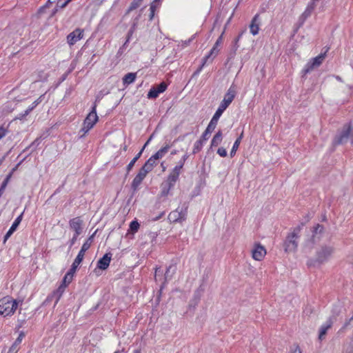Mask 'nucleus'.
Listing matches in <instances>:
<instances>
[{"instance_id":"obj_42","label":"nucleus","mask_w":353,"mask_h":353,"mask_svg":"<svg viewBox=\"0 0 353 353\" xmlns=\"http://www.w3.org/2000/svg\"><path fill=\"white\" fill-rule=\"evenodd\" d=\"M183 165L179 163V165H176L172 170V172L179 176L181 170L183 168Z\"/></svg>"},{"instance_id":"obj_23","label":"nucleus","mask_w":353,"mask_h":353,"mask_svg":"<svg viewBox=\"0 0 353 353\" xmlns=\"http://www.w3.org/2000/svg\"><path fill=\"white\" fill-rule=\"evenodd\" d=\"M222 141V132L221 130H219L216 134L214 136L212 141H211V146L212 147H216L219 145Z\"/></svg>"},{"instance_id":"obj_9","label":"nucleus","mask_w":353,"mask_h":353,"mask_svg":"<svg viewBox=\"0 0 353 353\" xmlns=\"http://www.w3.org/2000/svg\"><path fill=\"white\" fill-rule=\"evenodd\" d=\"M167 84L165 82H161L157 86H153L148 93V98L156 99L159 94L163 92L167 88Z\"/></svg>"},{"instance_id":"obj_51","label":"nucleus","mask_w":353,"mask_h":353,"mask_svg":"<svg viewBox=\"0 0 353 353\" xmlns=\"http://www.w3.org/2000/svg\"><path fill=\"white\" fill-rule=\"evenodd\" d=\"M222 37H223V34L218 38V39L216 40L214 46H216V48L222 42Z\"/></svg>"},{"instance_id":"obj_52","label":"nucleus","mask_w":353,"mask_h":353,"mask_svg":"<svg viewBox=\"0 0 353 353\" xmlns=\"http://www.w3.org/2000/svg\"><path fill=\"white\" fill-rule=\"evenodd\" d=\"M8 183L4 180V181H3V183H1V187H0V190H3V191H4V190H5V189H6V186H7V185H8Z\"/></svg>"},{"instance_id":"obj_4","label":"nucleus","mask_w":353,"mask_h":353,"mask_svg":"<svg viewBox=\"0 0 353 353\" xmlns=\"http://www.w3.org/2000/svg\"><path fill=\"white\" fill-rule=\"evenodd\" d=\"M334 248L330 245H323L316 252V261L319 263H324L332 254Z\"/></svg>"},{"instance_id":"obj_34","label":"nucleus","mask_w":353,"mask_h":353,"mask_svg":"<svg viewBox=\"0 0 353 353\" xmlns=\"http://www.w3.org/2000/svg\"><path fill=\"white\" fill-rule=\"evenodd\" d=\"M176 268L174 265H170L165 273V280H169L171 279L172 274L175 272Z\"/></svg>"},{"instance_id":"obj_38","label":"nucleus","mask_w":353,"mask_h":353,"mask_svg":"<svg viewBox=\"0 0 353 353\" xmlns=\"http://www.w3.org/2000/svg\"><path fill=\"white\" fill-rule=\"evenodd\" d=\"M139 226L140 225L137 221H132L130 224V230L132 233H135L138 231Z\"/></svg>"},{"instance_id":"obj_58","label":"nucleus","mask_w":353,"mask_h":353,"mask_svg":"<svg viewBox=\"0 0 353 353\" xmlns=\"http://www.w3.org/2000/svg\"><path fill=\"white\" fill-rule=\"evenodd\" d=\"M187 212V208H185L184 212L183 210H181L180 212L178 211V215L182 216L183 214H185L186 215Z\"/></svg>"},{"instance_id":"obj_17","label":"nucleus","mask_w":353,"mask_h":353,"mask_svg":"<svg viewBox=\"0 0 353 353\" xmlns=\"http://www.w3.org/2000/svg\"><path fill=\"white\" fill-rule=\"evenodd\" d=\"M25 334L23 332H21L17 339L15 340L12 345L10 347L9 352L16 353L18 351V346L21 343Z\"/></svg>"},{"instance_id":"obj_10","label":"nucleus","mask_w":353,"mask_h":353,"mask_svg":"<svg viewBox=\"0 0 353 353\" xmlns=\"http://www.w3.org/2000/svg\"><path fill=\"white\" fill-rule=\"evenodd\" d=\"M82 224L83 221L79 216L73 218L69 221L70 228L74 231V233H77V235L81 234Z\"/></svg>"},{"instance_id":"obj_60","label":"nucleus","mask_w":353,"mask_h":353,"mask_svg":"<svg viewBox=\"0 0 353 353\" xmlns=\"http://www.w3.org/2000/svg\"><path fill=\"white\" fill-rule=\"evenodd\" d=\"M85 130H86L85 125L83 123V127L82 128L81 130L83 131L84 133H86Z\"/></svg>"},{"instance_id":"obj_49","label":"nucleus","mask_w":353,"mask_h":353,"mask_svg":"<svg viewBox=\"0 0 353 353\" xmlns=\"http://www.w3.org/2000/svg\"><path fill=\"white\" fill-rule=\"evenodd\" d=\"M78 236L79 235H77V233H74L73 237L72 238V239L70 241V247H72L75 243Z\"/></svg>"},{"instance_id":"obj_35","label":"nucleus","mask_w":353,"mask_h":353,"mask_svg":"<svg viewBox=\"0 0 353 353\" xmlns=\"http://www.w3.org/2000/svg\"><path fill=\"white\" fill-rule=\"evenodd\" d=\"M41 97L42 96H41L39 99H37L36 101L33 102L32 106L28 108L22 114L23 117L27 116L41 102Z\"/></svg>"},{"instance_id":"obj_45","label":"nucleus","mask_w":353,"mask_h":353,"mask_svg":"<svg viewBox=\"0 0 353 353\" xmlns=\"http://www.w3.org/2000/svg\"><path fill=\"white\" fill-rule=\"evenodd\" d=\"M150 14L149 16V19L151 21V20H152V19L154 16V11H155V6L153 3H152L150 5Z\"/></svg>"},{"instance_id":"obj_32","label":"nucleus","mask_w":353,"mask_h":353,"mask_svg":"<svg viewBox=\"0 0 353 353\" xmlns=\"http://www.w3.org/2000/svg\"><path fill=\"white\" fill-rule=\"evenodd\" d=\"M143 0H133L130 3L128 9L127 10L126 14L130 13L131 11L139 8L141 3Z\"/></svg>"},{"instance_id":"obj_31","label":"nucleus","mask_w":353,"mask_h":353,"mask_svg":"<svg viewBox=\"0 0 353 353\" xmlns=\"http://www.w3.org/2000/svg\"><path fill=\"white\" fill-rule=\"evenodd\" d=\"M172 186H170V185L167 184L166 183H163L161 184V196H167L168 194L170 192V190L172 188Z\"/></svg>"},{"instance_id":"obj_55","label":"nucleus","mask_w":353,"mask_h":353,"mask_svg":"<svg viewBox=\"0 0 353 353\" xmlns=\"http://www.w3.org/2000/svg\"><path fill=\"white\" fill-rule=\"evenodd\" d=\"M12 176V174L11 172H10L6 177V179H4L6 181H7L8 183L9 182V181L10 180L11 177Z\"/></svg>"},{"instance_id":"obj_11","label":"nucleus","mask_w":353,"mask_h":353,"mask_svg":"<svg viewBox=\"0 0 353 353\" xmlns=\"http://www.w3.org/2000/svg\"><path fill=\"white\" fill-rule=\"evenodd\" d=\"M252 257L256 261H261L266 254V250L260 244L256 245L252 251Z\"/></svg>"},{"instance_id":"obj_47","label":"nucleus","mask_w":353,"mask_h":353,"mask_svg":"<svg viewBox=\"0 0 353 353\" xmlns=\"http://www.w3.org/2000/svg\"><path fill=\"white\" fill-rule=\"evenodd\" d=\"M290 353H301V351L299 346L296 345L290 349Z\"/></svg>"},{"instance_id":"obj_27","label":"nucleus","mask_w":353,"mask_h":353,"mask_svg":"<svg viewBox=\"0 0 353 353\" xmlns=\"http://www.w3.org/2000/svg\"><path fill=\"white\" fill-rule=\"evenodd\" d=\"M242 137H243V132L241 134V135L239 136V138H237V139L235 141L234 145H233V147L231 150V152H230V156L232 157L235 155L236 154V150H238L239 148V146L241 143V139H242Z\"/></svg>"},{"instance_id":"obj_33","label":"nucleus","mask_w":353,"mask_h":353,"mask_svg":"<svg viewBox=\"0 0 353 353\" xmlns=\"http://www.w3.org/2000/svg\"><path fill=\"white\" fill-rule=\"evenodd\" d=\"M74 273L71 271H68V273L64 276L62 283L61 284H70L72 280V277Z\"/></svg>"},{"instance_id":"obj_5","label":"nucleus","mask_w":353,"mask_h":353,"mask_svg":"<svg viewBox=\"0 0 353 353\" xmlns=\"http://www.w3.org/2000/svg\"><path fill=\"white\" fill-rule=\"evenodd\" d=\"M96 108H97V105H96V103H94V104L92 108V110L88 114V116L86 117V118L84 120V124L85 125V128H86L85 132H88L91 128H92L93 126L94 125V124L98 121V116L97 114Z\"/></svg>"},{"instance_id":"obj_54","label":"nucleus","mask_w":353,"mask_h":353,"mask_svg":"<svg viewBox=\"0 0 353 353\" xmlns=\"http://www.w3.org/2000/svg\"><path fill=\"white\" fill-rule=\"evenodd\" d=\"M12 176V174L11 172H10L6 177V179H4L6 181H7L8 183L9 182V181L10 180L11 177Z\"/></svg>"},{"instance_id":"obj_1","label":"nucleus","mask_w":353,"mask_h":353,"mask_svg":"<svg viewBox=\"0 0 353 353\" xmlns=\"http://www.w3.org/2000/svg\"><path fill=\"white\" fill-rule=\"evenodd\" d=\"M23 301L13 299L9 296H4L0 299V315L4 316L12 315L17 309L19 303Z\"/></svg>"},{"instance_id":"obj_57","label":"nucleus","mask_w":353,"mask_h":353,"mask_svg":"<svg viewBox=\"0 0 353 353\" xmlns=\"http://www.w3.org/2000/svg\"><path fill=\"white\" fill-rule=\"evenodd\" d=\"M21 164V163H19L14 168H13L10 172L13 174V173L18 169V167L19 166V165Z\"/></svg>"},{"instance_id":"obj_61","label":"nucleus","mask_w":353,"mask_h":353,"mask_svg":"<svg viewBox=\"0 0 353 353\" xmlns=\"http://www.w3.org/2000/svg\"><path fill=\"white\" fill-rule=\"evenodd\" d=\"M149 142L148 140L146 141V143H145V145H143V147L142 148H143V150L145 149V146L149 144Z\"/></svg>"},{"instance_id":"obj_37","label":"nucleus","mask_w":353,"mask_h":353,"mask_svg":"<svg viewBox=\"0 0 353 353\" xmlns=\"http://www.w3.org/2000/svg\"><path fill=\"white\" fill-rule=\"evenodd\" d=\"M203 140L202 139H199L197 141H196V143H194V148H193V153L194 154H196L197 152H199L202 147H203Z\"/></svg>"},{"instance_id":"obj_2","label":"nucleus","mask_w":353,"mask_h":353,"mask_svg":"<svg viewBox=\"0 0 353 353\" xmlns=\"http://www.w3.org/2000/svg\"><path fill=\"white\" fill-rule=\"evenodd\" d=\"M350 141L353 143V128L350 123L343 125L341 131L335 137L333 145L345 144Z\"/></svg>"},{"instance_id":"obj_25","label":"nucleus","mask_w":353,"mask_h":353,"mask_svg":"<svg viewBox=\"0 0 353 353\" xmlns=\"http://www.w3.org/2000/svg\"><path fill=\"white\" fill-rule=\"evenodd\" d=\"M143 151V148H142L140 152L132 159V160L130 162V163L127 165V173H129V172L132 169L134 163L137 162V161L141 157L142 152Z\"/></svg>"},{"instance_id":"obj_14","label":"nucleus","mask_w":353,"mask_h":353,"mask_svg":"<svg viewBox=\"0 0 353 353\" xmlns=\"http://www.w3.org/2000/svg\"><path fill=\"white\" fill-rule=\"evenodd\" d=\"M22 216H23V214H21V215H19L16 219L15 221H14V223H12V226L10 227V228L9 229V230L8 231V232L6 233V234L5 235V241L9 238L11 234L17 230V227L19 226V223H21V220H22Z\"/></svg>"},{"instance_id":"obj_62","label":"nucleus","mask_w":353,"mask_h":353,"mask_svg":"<svg viewBox=\"0 0 353 353\" xmlns=\"http://www.w3.org/2000/svg\"><path fill=\"white\" fill-rule=\"evenodd\" d=\"M133 353H141L140 350H135Z\"/></svg>"},{"instance_id":"obj_29","label":"nucleus","mask_w":353,"mask_h":353,"mask_svg":"<svg viewBox=\"0 0 353 353\" xmlns=\"http://www.w3.org/2000/svg\"><path fill=\"white\" fill-rule=\"evenodd\" d=\"M314 8H315V4L314 2L310 3L306 10H305V12L303 13L302 14V17L305 19L307 17H308L311 13L312 12V11L314 10Z\"/></svg>"},{"instance_id":"obj_22","label":"nucleus","mask_w":353,"mask_h":353,"mask_svg":"<svg viewBox=\"0 0 353 353\" xmlns=\"http://www.w3.org/2000/svg\"><path fill=\"white\" fill-rule=\"evenodd\" d=\"M136 73L130 72L126 74L123 78V82L125 85H129L133 83L136 79Z\"/></svg>"},{"instance_id":"obj_48","label":"nucleus","mask_w":353,"mask_h":353,"mask_svg":"<svg viewBox=\"0 0 353 353\" xmlns=\"http://www.w3.org/2000/svg\"><path fill=\"white\" fill-rule=\"evenodd\" d=\"M54 298L56 299V296L55 295H53V292L50 294L47 299H46V301H44L43 304H47L48 302H50Z\"/></svg>"},{"instance_id":"obj_30","label":"nucleus","mask_w":353,"mask_h":353,"mask_svg":"<svg viewBox=\"0 0 353 353\" xmlns=\"http://www.w3.org/2000/svg\"><path fill=\"white\" fill-rule=\"evenodd\" d=\"M157 159H154V155H152L145 163L144 165H145L146 168H148V169H149L150 171L152 170V169L154 168V167L157 165Z\"/></svg>"},{"instance_id":"obj_13","label":"nucleus","mask_w":353,"mask_h":353,"mask_svg":"<svg viewBox=\"0 0 353 353\" xmlns=\"http://www.w3.org/2000/svg\"><path fill=\"white\" fill-rule=\"evenodd\" d=\"M259 25H260L259 15L258 14H256L253 17L252 22L250 25V32L253 35H256L259 33Z\"/></svg>"},{"instance_id":"obj_43","label":"nucleus","mask_w":353,"mask_h":353,"mask_svg":"<svg viewBox=\"0 0 353 353\" xmlns=\"http://www.w3.org/2000/svg\"><path fill=\"white\" fill-rule=\"evenodd\" d=\"M323 229H324V228L322 225L317 224L316 225V227H314L313 232L314 234L321 233V232H323Z\"/></svg>"},{"instance_id":"obj_41","label":"nucleus","mask_w":353,"mask_h":353,"mask_svg":"<svg viewBox=\"0 0 353 353\" xmlns=\"http://www.w3.org/2000/svg\"><path fill=\"white\" fill-rule=\"evenodd\" d=\"M150 170L148 169V168L145 167V165H143L141 168L139 170V172L138 173L139 175H141L143 178H145L148 172H150Z\"/></svg>"},{"instance_id":"obj_6","label":"nucleus","mask_w":353,"mask_h":353,"mask_svg":"<svg viewBox=\"0 0 353 353\" xmlns=\"http://www.w3.org/2000/svg\"><path fill=\"white\" fill-rule=\"evenodd\" d=\"M326 52L321 53L319 56L312 59L306 65L303 72L304 74L311 72L314 68H318L325 58Z\"/></svg>"},{"instance_id":"obj_7","label":"nucleus","mask_w":353,"mask_h":353,"mask_svg":"<svg viewBox=\"0 0 353 353\" xmlns=\"http://www.w3.org/2000/svg\"><path fill=\"white\" fill-rule=\"evenodd\" d=\"M236 94V89L234 85H232L230 88L228 90L224 99L221 102L219 106L225 109L230 105L232 101L234 100Z\"/></svg>"},{"instance_id":"obj_56","label":"nucleus","mask_w":353,"mask_h":353,"mask_svg":"<svg viewBox=\"0 0 353 353\" xmlns=\"http://www.w3.org/2000/svg\"><path fill=\"white\" fill-rule=\"evenodd\" d=\"M188 159V156H187V155H184V156L182 157V159H181V160L180 161V162H179V163H180L181 164L184 165V163H185V161H186V159Z\"/></svg>"},{"instance_id":"obj_8","label":"nucleus","mask_w":353,"mask_h":353,"mask_svg":"<svg viewBox=\"0 0 353 353\" xmlns=\"http://www.w3.org/2000/svg\"><path fill=\"white\" fill-rule=\"evenodd\" d=\"M83 37V30L77 28L67 36V42L69 46L74 45L78 41Z\"/></svg>"},{"instance_id":"obj_26","label":"nucleus","mask_w":353,"mask_h":353,"mask_svg":"<svg viewBox=\"0 0 353 353\" xmlns=\"http://www.w3.org/2000/svg\"><path fill=\"white\" fill-rule=\"evenodd\" d=\"M217 53H218V50H216V46H214L212 48V49L210 50V53L204 57L203 63L201 67L199 68V70H198L197 72H199L201 70V68L205 64V63L208 59H210L211 57H213V58L215 57L216 55L217 54Z\"/></svg>"},{"instance_id":"obj_20","label":"nucleus","mask_w":353,"mask_h":353,"mask_svg":"<svg viewBox=\"0 0 353 353\" xmlns=\"http://www.w3.org/2000/svg\"><path fill=\"white\" fill-rule=\"evenodd\" d=\"M96 232L92 234L87 241L83 244L81 249L79 252H82L85 254V252L90 248L92 243L93 242V239Z\"/></svg>"},{"instance_id":"obj_59","label":"nucleus","mask_w":353,"mask_h":353,"mask_svg":"<svg viewBox=\"0 0 353 353\" xmlns=\"http://www.w3.org/2000/svg\"><path fill=\"white\" fill-rule=\"evenodd\" d=\"M335 78H336V80H338L339 81H342L341 77H339V76H336V77H335Z\"/></svg>"},{"instance_id":"obj_16","label":"nucleus","mask_w":353,"mask_h":353,"mask_svg":"<svg viewBox=\"0 0 353 353\" xmlns=\"http://www.w3.org/2000/svg\"><path fill=\"white\" fill-rule=\"evenodd\" d=\"M84 255L85 254H83L82 252H79L78 255L77 256L76 259H74V261L71 266V268L70 269V271L72 272L73 273H75L77 268H78L79 264L82 262Z\"/></svg>"},{"instance_id":"obj_19","label":"nucleus","mask_w":353,"mask_h":353,"mask_svg":"<svg viewBox=\"0 0 353 353\" xmlns=\"http://www.w3.org/2000/svg\"><path fill=\"white\" fill-rule=\"evenodd\" d=\"M67 287V284H61L59 288L53 292V295L56 296L55 304H57L62 296L65 289Z\"/></svg>"},{"instance_id":"obj_40","label":"nucleus","mask_w":353,"mask_h":353,"mask_svg":"<svg viewBox=\"0 0 353 353\" xmlns=\"http://www.w3.org/2000/svg\"><path fill=\"white\" fill-rule=\"evenodd\" d=\"M225 110V109H223V108H221L220 106H219L218 109L216 110L215 114H214V116L212 117L213 119H214V120H217L219 121V119L220 118V117L221 116V114H223V112Z\"/></svg>"},{"instance_id":"obj_46","label":"nucleus","mask_w":353,"mask_h":353,"mask_svg":"<svg viewBox=\"0 0 353 353\" xmlns=\"http://www.w3.org/2000/svg\"><path fill=\"white\" fill-rule=\"evenodd\" d=\"M217 153L222 157H225L227 156V151L223 148H219L217 150Z\"/></svg>"},{"instance_id":"obj_44","label":"nucleus","mask_w":353,"mask_h":353,"mask_svg":"<svg viewBox=\"0 0 353 353\" xmlns=\"http://www.w3.org/2000/svg\"><path fill=\"white\" fill-rule=\"evenodd\" d=\"M211 134V132L208 131V130L205 129V132L203 133L200 139H202L203 140V143L208 140V138H209V134Z\"/></svg>"},{"instance_id":"obj_64","label":"nucleus","mask_w":353,"mask_h":353,"mask_svg":"<svg viewBox=\"0 0 353 353\" xmlns=\"http://www.w3.org/2000/svg\"><path fill=\"white\" fill-rule=\"evenodd\" d=\"M153 137V134H152L150 138L148 139V141H150Z\"/></svg>"},{"instance_id":"obj_15","label":"nucleus","mask_w":353,"mask_h":353,"mask_svg":"<svg viewBox=\"0 0 353 353\" xmlns=\"http://www.w3.org/2000/svg\"><path fill=\"white\" fill-rule=\"evenodd\" d=\"M332 321L330 319L325 325H322L320 329L319 339L323 340L325 334H327V331L332 327Z\"/></svg>"},{"instance_id":"obj_36","label":"nucleus","mask_w":353,"mask_h":353,"mask_svg":"<svg viewBox=\"0 0 353 353\" xmlns=\"http://www.w3.org/2000/svg\"><path fill=\"white\" fill-rule=\"evenodd\" d=\"M139 17H140V14H139L137 17H136V18L134 19V22H133V24H132V27H131L130 30H129V32H128V39H127L126 42H128V41H129V39H130V37L132 35V34H133L134 31L135 30V29H136V26H137V23H138V20H139Z\"/></svg>"},{"instance_id":"obj_39","label":"nucleus","mask_w":353,"mask_h":353,"mask_svg":"<svg viewBox=\"0 0 353 353\" xmlns=\"http://www.w3.org/2000/svg\"><path fill=\"white\" fill-rule=\"evenodd\" d=\"M217 123H218L217 120H214V119L212 118V119H211L210 122L209 123L206 130H208V131L212 132L215 129V128H216V126L217 125Z\"/></svg>"},{"instance_id":"obj_18","label":"nucleus","mask_w":353,"mask_h":353,"mask_svg":"<svg viewBox=\"0 0 353 353\" xmlns=\"http://www.w3.org/2000/svg\"><path fill=\"white\" fill-rule=\"evenodd\" d=\"M170 147L171 146L170 145L166 144L165 146H163L154 154V159H157V160H159L163 157L165 154L168 152Z\"/></svg>"},{"instance_id":"obj_24","label":"nucleus","mask_w":353,"mask_h":353,"mask_svg":"<svg viewBox=\"0 0 353 353\" xmlns=\"http://www.w3.org/2000/svg\"><path fill=\"white\" fill-rule=\"evenodd\" d=\"M179 175L174 174L171 172V173L168 175L167 180L165 181L167 184L170 185V186H174L176 181L179 179Z\"/></svg>"},{"instance_id":"obj_12","label":"nucleus","mask_w":353,"mask_h":353,"mask_svg":"<svg viewBox=\"0 0 353 353\" xmlns=\"http://www.w3.org/2000/svg\"><path fill=\"white\" fill-rule=\"evenodd\" d=\"M112 254L106 253L97 262V268L101 270H105L108 268L111 261Z\"/></svg>"},{"instance_id":"obj_63","label":"nucleus","mask_w":353,"mask_h":353,"mask_svg":"<svg viewBox=\"0 0 353 353\" xmlns=\"http://www.w3.org/2000/svg\"><path fill=\"white\" fill-rule=\"evenodd\" d=\"M159 268H157L155 270V277H157V272L159 271Z\"/></svg>"},{"instance_id":"obj_50","label":"nucleus","mask_w":353,"mask_h":353,"mask_svg":"<svg viewBox=\"0 0 353 353\" xmlns=\"http://www.w3.org/2000/svg\"><path fill=\"white\" fill-rule=\"evenodd\" d=\"M194 37L193 36L192 38L189 39L188 40H186V41H182V43H183L182 46H183V47H185V46H188V45L190 43V42L192 41V39H194Z\"/></svg>"},{"instance_id":"obj_21","label":"nucleus","mask_w":353,"mask_h":353,"mask_svg":"<svg viewBox=\"0 0 353 353\" xmlns=\"http://www.w3.org/2000/svg\"><path fill=\"white\" fill-rule=\"evenodd\" d=\"M169 219H172L173 221H182L185 219V214H183L182 216L178 215V210L170 213Z\"/></svg>"},{"instance_id":"obj_28","label":"nucleus","mask_w":353,"mask_h":353,"mask_svg":"<svg viewBox=\"0 0 353 353\" xmlns=\"http://www.w3.org/2000/svg\"><path fill=\"white\" fill-rule=\"evenodd\" d=\"M144 178L138 174L136 175L132 183V188L133 190H137L139 185L141 183Z\"/></svg>"},{"instance_id":"obj_53","label":"nucleus","mask_w":353,"mask_h":353,"mask_svg":"<svg viewBox=\"0 0 353 353\" xmlns=\"http://www.w3.org/2000/svg\"><path fill=\"white\" fill-rule=\"evenodd\" d=\"M6 135V130L3 128H0V139Z\"/></svg>"},{"instance_id":"obj_3","label":"nucleus","mask_w":353,"mask_h":353,"mask_svg":"<svg viewBox=\"0 0 353 353\" xmlns=\"http://www.w3.org/2000/svg\"><path fill=\"white\" fill-rule=\"evenodd\" d=\"M300 227L296 228L292 233L288 234L284 242L285 251L286 252H292L296 250L298 243L296 239L300 232Z\"/></svg>"}]
</instances>
